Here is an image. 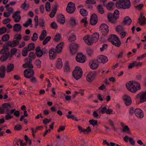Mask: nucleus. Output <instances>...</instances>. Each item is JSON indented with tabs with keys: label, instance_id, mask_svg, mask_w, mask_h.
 <instances>
[{
	"label": "nucleus",
	"instance_id": "nucleus-62",
	"mask_svg": "<svg viewBox=\"0 0 146 146\" xmlns=\"http://www.w3.org/2000/svg\"><path fill=\"white\" fill-rule=\"evenodd\" d=\"M26 2L27 1L25 0L22 5L23 8L25 10H27L29 7V5L27 4Z\"/></svg>",
	"mask_w": 146,
	"mask_h": 146
},
{
	"label": "nucleus",
	"instance_id": "nucleus-55",
	"mask_svg": "<svg viewBox=\"0 0 146 146\" xmlns=\"http://www.w3.org/2000/svg\"><path fill=\"white\" fill-rule=\"evenodd\" d=\"M85 2L86 4H89L94 5L96 3L95 0H86Z\"/></svg>",
	"mask_w": 146,
	"mask_h": 146
},
{
	"label": "nucleus",
	"instance_id": "nucleus-29",
	"mask_svg": "<svg viewBox=\"0 0 146 146\" xmlns=\"http://www.w3.org/2000/svg\"><path fill=\"white\" fill-rule=\"evenodd\" d=\"M18 40H14L12 42L9 41L5 43V46H16L18 45L19 43V42Z\"/></svg>",
	"mask_w": 146,
	"mask_h": 146
},
{
	"label": "nucleus",
	"instance_id": "nucleus-57",
	"mask_svg": "<svg viewBox=\"0 0 146 146\" xmlns=\"http://www.w3.org/2000/svg\"><path fill=\"white\" fill-rule=\"evenodd\" d=\"M66 117L68 119H72L76 121H78L77 118L73 115H66Z\"/></svg>",
	"mask_w": 146,
	"mask_h": 146
},
{
	"label": "nucleus",
	"instance_id": "nucleus-27",
	"mask_svg": "<svg viewBox=\"0 0 146 146\" xmlns=\"http://www.w3.org/2000/svg\"><path fill=\"white\" fill-rule=\"evenodd\" d=\"M6 71L5 67L3 65L1 66L0 67V77L3 78L4 77Z\"/></svg>",
	"mask_w": 146,
	"mask_h": 146
},
{
	"label": "nucleus",
	"instance_id": "nucleus-53",
	"mask_svg": "<svg viewBox=\"0 0 146 146\" xmlns=\"http://www.w3.org/2000/svg\"><path fill=\"white\" fill-rule=\"evenodd\" d=\"M61 38V35L59 34H57L55 35L54 39L55 41H58L60 40Z\"/></svg>",
	"mask_w": 146,
	"mask_h": 146
},
{
	"label": "nucleus",
	"instance_id": "nucleus-13",
	"mask_svg": "<svg viewBox=\"0 0 146 146\" xmlns=\"http://www.w3.org/2000/svg\"><path fill=\"white\" fill-rule=\"evenodd\" d=\"M136 97L137 98H140L141 103H143L146 101V91L139 93L137 95Z\"/></svg>",
	"mask_w": 146,
	"mask_h": 146
},
{
	"label": "nucleus",
	"instance_id": "nucleus-20",
	"mask_svg": "<svg viewBox=\"0 0 146 146\" xmlns=\"http://www.w3.org/2000/svg\"><path fill=\"white\" fill-rule=\"evenodd\" d=\"M56 53L54 48H51L49 52L50 59L52 60L54 59L56 57Z\"/></svg>",
	"mask_w": 146,
	"mask_h": 146
},
{
	"label": "nucleus",
	"instance_id": "nucleus-6",
	"mask_svg": "<svg viewBox=\"0 0 146 146\" xmlns=\"http://www.w3.org/2000/svg\"><path fill=\"white\" fill-rule=\"evenodd\" d=\"M12 108L11 105L9 103H4L1 107H0V113H7L9 111V109Z\"/></svg>",
	"mask_w": 146,
	"mask_h": 146
},
{
	"label": "nucleus",
	"instance_id": "nucleus-48",
	"mask_svg": "<svg viewBox=\"0 0 146 146\" xmlns=\"http://www.w3.org/2000/svg\"><path fill=\"white\" fill-rule=\"evenodd\" d=\"M10 37L9 35L8 34L4 35L2 37V40L4 42H6L8 40Z\"/></svg>",
	"mask_w": 146,
	"mask_h": 146
},
{
	"label": "nucleus",
	"instance_id": "nucleus-31",
	"mask_svg": "<svg viewBox=\"0 0 146 146\" xmlns=\"http://www.w3.org/2000/svg\"><path fill=\"white\" fill-rule=\"evenodd\" d=\"M14 65L13 64L9 63L7 64L6 70L7 72H10L12 71L14 69Z\"/></svg>",
	"mask_w": 146,
	"mask_h": 146
},
{
	"label": "nucleus",
	"instance_id": "nucleus-32",
	"mask_svg": "<svg viewBox=\"0 0 146 146\" xmlns=\"http://www.w3.org/2000/svg\"><path fill=\"white\" fill-rule=\"evenodd\" d=\"M123 6H125L126 8L125 9H128L130 8L131 6V3L129 0H123Z\"/></svg>",
	"mask_w": 146,
	"mask_h": 146
},
{
	"label": "nucleus",
	"instance_id": "nucleus-22",
	"mask_svg": "<svg viewBox=\"0 0 146 146\" xmlns=\"http://www.w3.org/2000/svg\"><path fill=\"white\" fill-rule=\"evenodd\" d=\"M98 22L97 16L95 14H93L91 17L90 23L91 25H95Z\"/></svg>",
	"mask_w": 146,
	"mask_h": 146
},
{
	"label": "nucleus",
	"instance_id": "nucleus-23",
	"mask_svg": "<svg viewBox=\"0 0 146 146\" xmlns=\"http://www.w3.org/2000/svg\"><path fill=\"white\" fill-rule=\"evenodd\" d=\"M108 19L109 21L112 23H115L118 19L117 16L115 17L112 15V14L110 13L108 15Z\"/></svg>",
	"mask_w": 146,
	"mask_h": 146
},
{
	"label": "nucleus",
	"instance_id": "nucleus-2",
	"mask_svg": "<svg viewBox=\"0 0 146 146\" xmlns=\"http://www.w3.org/2000/svg\"><path fill=\"white\" fill-rule=\"evenodd\" d=\"M99 36V33H96L93 34L92 36H90L89 35H86L84 36L83 39L85 43L88 45H91L98 41Z\"/></svg>",
	"mask_w": 146,
	"mask_h": 146
},
{
	"label": "nucleus",
	"instance_id": "nucleus-39",
	"mask_svg": "<svg viewBox=\"0 0 146 146\" xmlns=\"http://www.w3.org/2000/svg\"><path fill=\"white\" fill-rule=\"evenodd\" d=\"M47 35V32L45 30H43L39 38L40 40H42Z\"/></svg>",
	"mask_w": 146,
	"mask_h": 146
},
{
	"label": "nucleus",
	"instance_id": "nucleus-43",
	"mask_svg": "<svg viewBox=\"0 0 146 146\" xmlns=\"http://www.w3.org/2000/svg\"><path fill=\"white\" fill-rule=\"evenodd\" d=\"M80 13L82 16L84 17L88 15V13L86 10L83 9H80Z\"/></svg>",
	"mask_w": 146,
	"mask_h": 146
},
{
	"label": "nucleus",
	"instance_id": "nucleus-11",
	"mask_svg": "<svg viewBox=\"0 0 146 146\" xmlns=\"http://www.w3.org/2000/svg\"><path fill=\"white\" fill-rule=\"evenodd\" d=\"M97 75V72L95 71L90 72L88 74L86 79L88 82H91L95 79Z\"/></svg>",
	"mask_w": 146,
	"mask_h": 146
},
{
	"label": "nucleus",
	"instance_id": "nucleus-38",
	"mask_svg": "<svg viewBox=\"0 0 146 146\" xmlns=\"http://www.w3.org/2000/svg\"><path fill=\"white\" fill-rule=\"evenodd\" d=\"M8 58V56L7 55V54H2L0 58V61L1 62L5 61Z\"/></svg>",
	"mask_w": 146,
	"mask_h": 146
},
{
	"label": "nucleus",
	"instance_id": "nucleus-44",
	"mask_svg": "<svg viewBox=\"0 0 146 146\" xmlns=\"http://www.w3.org/2000/svg\"><path fill=\"white\" fill-rule=\"evenodd\" d=\"M114 5V3L112 2H111L108 4L106 7L107 9L109 10H111L112 9V7Z\"/></svg>",
	"mask_w": 146,
	"mask_h": 146
},
{
	"label": "nucleus",
	"instance_id": "nucleus-61",
	"mask_svg": "<svg viewBox=\"0 0 146 146\" xmlns=\"http://www.w3.org/2000/svg\"><path fill=\"white\" fill-rule=\"evenodd\" d=\"M7 31V29L5 27H2L0 28V35L5 33Z\"/></svg>",
	"mask_w": 146,
	"mask_h": 146
},
{
	"label": "nucleus",
	"instance_id": "nucleus-33",
	"mask_svg": "<svg viewBox=\"0 0 146 146\" xmlns=\"http://www.w3.org/2000/svg\"><path fill=\"white\" fill-rule=\"evenodd\" d=\"M70 23L71 26L75 27L78 24V22L75 19L72 17L70 19Z\"/></svg>",
	"mask_w": 146,
	"mask_h": 146
},
{
	"label": "nucleus",
	"instance_id": "nucleus-41",
	"mask_svg": "<svg viewBox=\"0 0 146 146\" xmlns=\"http://www.w3.org/2000/svg\"><path fill=\"white\" fill-rule=\"evenodd\" d=\"M23 66L24 68H33V66L32 64L29 63L28 62H25V64H23Z\"/></svg>",
	"mask_w": 146,
	"mask_h": 146
},
{
	"label": "nucleus",
	"instance_id": "nucleus-25",
	"mask_svg": "<svg viewBox=\"0 0 146 146\" xmlns=\"http://www.w3.org/2000/svg\"><path fill=\"white\" fill-rule=\"evenodd\" d=\"M124 141L127 143L128 141V140L130 144L133 145H134L135 144V141L133 140L132 137L129 138L127 135L125 136L123 138Z\"/></svg>",
	"mask_w": 146,
	"mask_h": 146
},
{
	"label": "nucleus",
	"instance_id": "nucleus-24",
	"mask_svg": "<svg viewBox=\"0 0 146 146\" xmlns=\"http://www.w3.org/2000/svg\"><path fill=\"white\" fill-rule=\"evenodd\" d=\"M123 0H119L116 3V6L118 9H125L126 8L125 6H123Z\"/></svg>",
	"mask_w": 146,
	"mask_h": 146
},
{
	"label": "nucleus",
	"instance_id": "nucleus-51",
	"mask_svg": "<svg viewBox=\"0 0 146 146\" xmlns=\"http://www.w3.org/2000/svg\"><path fill=\"white\" fill-rule=\"evenodd\" d=\"M89 122L90 124L92 125L94 127L95 125H97L98 121L92 119L89 121Z\"/></svg>",
	"mask_w": 146,
	"mask_h": 146
},
{
	"label": "nucleus",
	"instance_id": "nucleus-59",
	"mask_svg": "<svg viewBox=\"0 0 146 146\" xmlns=\"http://www.w3.org/2000/svg\"><path fill=\"white\" fill-rule=\"evenodd\" d=\"M21 125L20 124L16 125L14 127V129L17 131H20L22 129Z\"/></svg>",
	"mask_w": 146,
	"mask_h": 146
},
{
	"label": "nucleus",
	"instance_id": "nucleus-7",
	"mask_svg": "<svg viewBox=\"0 0 146 146\" xmlns=\"http://www.w3.org/2000/svg\"><path fill=\"white\" fill-rule=\"evenodd\" d=\"M34 72L33 69L31 68L26 69L24 72V75L25 77L30 78L34 76Z\"/></svg>",
	"mask_w": 146,
	"mask_h": 146
},
{
	"label": "nucleus",
	"instance_id": "nucleus-3",
	"mask_svg": "<svg viewBox=\"0 0 146 146\" xmlns=\"http://www.w3.org/2000/svg\"><path fill=\"white\" fill-rule=\"evenodd\" d=\"M126 87L131 92L134 93L141 89L140 85L135 81H130L126 84Z\"/></svg>",
	"mask_w": 146,
	"mask_h": 146
},
{
	"label": "nucleus",
	"instance_id": "nucleus-16",
	"mask_svg": "<svg viewBox=\"0 0 146 146\" xmlns=\"http://www.w3.org/2000/svg\"><path fill=\"white\" fill-rule=\"evenodd\" d=\"M97 60L99 63H103L104 64L108 60L107 56L103 55H100L98 56L97 58Z\"/></svg>",
	"mask_w": 146,
	"mask_h": 146
},
{
	"label": "nucleus",
	"instance_id": "nucleus-10",
	"mask_svg": "<svg viewBox=\"0 0 146 146\" xmlns=\"http://www.w3.org/2000/svg\"><path fill=\"white\" fill-rule=\"evenodd\" d=\"M76 59L77 61L81 63H84L86 61V57L81 52L77 54Z\"/></svg>",
	"mask_w": 146,
	"mask_h": 146
},
{
	"label": "nucleus",
	"instance_id": "nucleus-58",
	"mask_svg": "<svg viewBox=\"0 0 146 146\" xmlns=\"http://www.w3.org/2000/svg\"><path fill=\"white\" fill-rule=\"evenodd\" d=\"M38 37L37 34L36 33H35L33 34L31 39L33 41H36L37 40Z\"/></svg>",
	"mask_w": 146,
	"mask_h": 146
},
{
	"label": "nucleus",
	"instance_id": "nucleus-49",
	"mask_svg": "<svg viewBox=\"0 0 146 146\" xmlns=\"http://www.w3.org/2000/svg\"><path fill=\"white\" fill-rule=\"evenodd\" d=\"M76 38L75 35H73L70 36L68 39V40L70 42L74 41L76 40Z\"/></svg>",
	"mask_w": 146,
	"mask_h": 146
},
{
	"label": "nucleus",
	"instance_id": "nucleus-18",
	"mask_svg": "<svg viewBox=\"0 0 146 146\" xmlns=\"http://www.w3.org/2000/svg\"><path fill=\"white\" fill-rule=\"evenodd\" d=\"M20 11H18L15 12L13 16V18L14 19V20L15 22H19L21 19V17L20 15Z\"/></svg>",
	"mask_w": 146,
	"mask_h": 146
},
{
	"label": "nucleus",
	"instance_id": "nucleus-50",
	"mask_svg": "<svg viewBox=\"0 0 146 146\" xmlns=\"http://www.w3.org/2000/svg\"><path fill=\"white\" fill-rule=\"evenodd\" d=\"M62 46H56V49H55L56 51L58 53H60L62 52Z\"/></svg>",
	"mask_w": 146,
	"mask_h": 146
},
{
	"label": "nucleus",
	"instance_id": "nucleus-19",
	"mask_svg": "<svg viewBox=\"0 0 146 146\" xmlns=\"http://www.w3.org/2000/svg\"><path fill=\"white\" fill-rule=\"evenodd\" d=\"M134 113L138 118H142L144 117V114L142 110L139 108H136L134 111Z\"/></svg>",
	"mask_w": 146,
	"mask_h": 146
},
{
	"label": "nucleus",
	"instance_id": "nucleus-46",
	"mask_svg": "<svg viewBox=\"0 0 146 146\" xmlns=\"http://www.w3.org/2000/svg\"><path fill=\"white\" fill-rule=\"evenodd\" d=\"M115 29L116 31L119 33L123 31L124 29L122 26L119 25L116 27Z\"/></svg>",
	"mask_w": 146,
	"mask_h": 146
},
{
	"label": "nucleus",
	"instance_id": "nucleus-14",
	"mask_svg": "<svg viewBox=\"0 0 146 146\" xmlns=\"http://www.w3.org/2000/svg\"><path fill=\"white\" fill-rule=\"evenodd\" d=\"M35 46H27L24 48L23 49L22 54L24 56H27L28 52L31 50H33L34 49Z\"/></svg>",
	"mask_w": 146,
	"mask_h": 146
},
{
	"label": "nucleus",
	"instance_id": "nucleus-52",
	"mask_svg": "<svg viewBox=\"0 0 146 146\" xmlns=\"http://www.w3.org/2000/svg\"><path fill=\"white\" fill-rule=\"evenodd\" d=\"M81 22L82 23L84 24V25L86 27L88 23V22L87 20V18L86 17L82 19L81 20Z\"/></svg>",
	"mask_w": 146,
	"mask_h": 146
},
{
	"label": "nucleus",
	"instance_id": "nucleus-12",
	"mask_svg": "<svg viewBox=\"0 0 146 146\" xmlns=\"http://www.w3.org/2000/svg\"><path fill=\"white\" fill-rule=\"evenodd\" d=\"M138 21V23L141 26H144L146 24V18L144 16L143 13H141Z\"/></svg>",
	"mask_w": 146,
	"mask_h": 146
},
{
	"label": "nucleus",
	"instance_id": "nucleus-8",
	"mask_svg": "<svg viewBox=\"0 0 146 146\" xmlns=\"http://www.w3.org/2000/svg\"><path fill=\"white\" fill-rule=\"evenodd\" d=\"M100 29L102 35L104 36L106 35L109 32L108 27L106 24H102L100 27Z\"/></svg>",
	"mask_w": 146,
	"mask_h": 146
},
{
	"label": "nucleus",
	"instance_id": "nucleus-5",
	"mask_svg": "<svg viewBox=\"0 0 146 146\" xmlns=\"http://www.w3.org/2000/svg\"><path fill=\"white\" fill-rule=\"evenodd\" d=\"M108 40L113 45L120 46L121 44V41L118 36L115 35H110L108 38Z\"/></svg>",
	"mask_w": 146,
	"mask_h": 146
},
{
	"label": "nucleus",
	"instance_id": "nucleus-40",
	"mask_svg": "<svg viewBox=\"0 0 146 146\" xmlns=\"http://www.w3.org/2000/svg\"><path fill=\"white\" fill-rule=\"evenodd\" d=\"M97 8L98 11L100 13L102 14L104 13V11L102 5H98Z\"/></svg>",
	"mask_w": 146,
	"mask_h": 146
},
{
	"label": "nucleus",
	"instance_id": "nucleus-9",
	"mask_svg": "<svg viewBox=\"0 0 146 146\" xmlns=\"http://www.w3.org/2000/svg\"><path fill=\"white\" fill-rule=\"evenodd\" d=\"M76 8L74 3L70 2L68 3L66 8V10L69 13H73L75 10Z\"/></svg>",
	"mask_w": 146,
	"mask_h": 146
},
{
	"label": "nucleus",
	"instance_id": "nucleus-60",
	"mask_svg": "<svg viewBox=\"0 0 146 146\" xmlns=\"http://www.w3.org/2000/svg\"><path fill=\"white\" fill-rule=\"evenodd\" d=\"M144 4H140L135 6V8L138 10H141L143 7Z\"/></svg>",
	"mask_w": 146,
	"mask_h": 146
},
{
	"label": "nucleus",
	"instance_id": "nucleus-35",
	"mask_svg": "<svg viewBox=\"0 0 146 146\" xmlns=\"http://www.w3.org/2000/svg\"><path fill=\"white\" fill-rule=\"evenodd\" d=\"M56 66V68L58 69H60L62 68V63L61 59L58 58L57 60Z\"/></svg>",
	"mask_w": 146,
	"mask_h": 146
},
{
	"label": "nucleus",
	"instance_id": "nucleus-63",
	"mask_svg": "<svg viewBox=\"0 0 146 146\" xmlns=\"http://www.w3.org/2000/svg\"><path fill=\"white\" fill-rule=\"evenodd\" d=\"M14 38L17 40H20L21 38V34H16L14 36Z\"/></svg>",
	"mask_w": 146,
	"mask_h": 146
},
{
	"label": "nucleus",
	"instance_id": "nucleus-1",
	"mask_svg": "<svg viewBox=\"0 0 146 146\" xmlns=\"http://www.w3.org/2000/svg\"><path fill=\"white\" fill-rule=\"evenodd\" d=\"M99 36V33H96L93 34L92 36H90L89 35H86L84 36L83 39L85 43L88 45H91L98 41Z\"/></svg>",
	"mask_w": 146,
	"mask_h": 146
},
{
	"label": "nucleus",
	"instance_id": "nucleus-42",
	"mask_svg": "<svg viewBox=\"0 0 146 146\" xmlns=\"http://www.w3.org/2000/svg\"><path fill=\"white\" fill-rule=\"evenodd\" d=\"M58 21L61 23L64 24L65 22L64 17L63 15H61L58 17Z\"/></svg>",
	"mask_w": 146,
	"mask_h": 146
},
{
	"label": "nucleus",
	"instance_id": "nucleus-64",
	"mask_svg": "<svg viewBox=\"0 0 146 146\" xmlns=\"http://www.w3.org/2000/svg\"><path fill=\"white\" fill-rule=\"evenodd\" d=\"M51 119L50 118L49 119H48L47 118H45L43 120V122L45 125H46L48 123L51 122Z\"/></svg>",
	"mask_w": 146,
	"mask_h": 146
},
{
	"label": "nucleus",
	"instance_id": "nucleus-56",
	"mask_svg": "<svg viewBox=\"0 0 146 146\" xmlns=\"http://www.w3.org/2000/svg\"><path fill=\"white\" fill-rule=\"evenodd\" d=\"M35 62L37 68H40L41 67V61L40 60L38 59L36 60Z\"/></svg>",
	"mask_w": 146,
	"mask_h": 146
},
{
	"label": "nucleus",
	"instance_id": "nucleus-30",
	"mask_svg": "<svg viewBox=\"0 0 146 146\" xmlns=\"http://www.w3.org/2000/svg\"><path fill=\"white\" fill-rule=\"evenodd\" d=\"M36 53L37 56L39 57L42 56L43 54V53L42 52L41 48L40 46H38L36 48Z\"/></svg>",
	"mask_w": 146,
	"mask_h": 146
},
{
	"label": "nucleus",
	"instance_id": "nucleus-21",
	"mask_svg": "<svg viewBox=\"0 0 146 146\" xmlns=\"http://www.w3.org/2000/svg\"><path fill=\"white\" fill-rule=\"evenodd\" d=\"M79 48V46H70L69 49L70 54L73 55L76 54Z\"/></svg>",
	"mask_w": 146,
	"mask_h": 146
},
{
	"label": "nucleus",
	"instance_id": "nucleus-45",
	"mask_svg": "<svg viewBox=\"0 0 146 146\" xmlns=\"http://www.w3.org/2000/svg\"><path fill=\"white\" fill-rule=\"evenodd\" d=\"M70 71V68L68 62H66L64 67V71L65 72H68Z\"/></svg>",
	"mask_w": 146,
	"mask_h": 146
},
{
	"label": "nucleus",
	"instance_id": "nucleus-37",
	"mask_svg": "<svg viewBox=\"0 0 146 146\" xmlns=\"http://www.w3.org/2000/svg\"><path fill=\"white\" fill-rule=\"evenodd\" d=\"M32 21L31 19H28L26 22L23 24V25L25 27H27L29 25H32L31 26V27H32L33 25H32Z\"/></svg>",
	"mask_w": 146,
	"mask_h": 146
},
{
	"label": "nucleus",
	"instance_id": "nucleus-47",
	"mask_svg": "<svg viewBox=\"0 0 146 146\" xmlns=\"http://www.w3.org/2000/svg\"><path fill=\"white\" fill-rule=\"evenodd\" d=\"M122 131L128 133L129 134L131 135V133L130 131V129L126 125L123 128L122 130Z\"/></svg>",
	"mask_w": 146,
	"mask_h": 146
},
{
	"label": "nucleus",
	"instance_id": "nucleus-26",
	"mask_svg": "<svg viewBox=\"0 0 146 146\" xmlns=\"http://www.w3.org/2000/svg\"><path fill=\"white\" fill-rule=\"evenodd\" d=\"M131 22L132 20L129 17L127 16L124 18L122 24L124 25H129Z\"/></svg>",
	"mask_w": 146,
	"mask_h": 146
},
{
	"label": "nucleus",
	"instance_id": "nucleus-36",
	"mask_svg": "<svg viewBox=\"0 0 146 146\" xmlns=\"http://www.w3.org/2000/svg\"><path fill=\"white\" fill-rule=\"evenodd\" d=\"M8 46H5L3 49H2L0 51V54H7L8 52H9L8 51L9 48L8 47Z\"/></svg>",
	"mask_w": 146,
	"mask_h": 146
},
{
	"label": "nucleus",
	"instance_id": "nucleus-28",
	"mask_svg": "<svg viewBox=\"0 0 146 146\" xmlns=\"http://www.w3.org/2000/svg\"><path fill=\"white\" fill-rule=\"evenodd\" d=\"M86 49L87 55L89 57L92 56L94 52V49L90 47H88L86 48Z\"/></svg>",
	"mask_w": 146,
	"mask_h": 146
},
{
	"label": "nucleus",
	"instance_id": "nucleus-4",
	"mask_svg": "<svg viewBox=\"0 0 146 146\" xmlns=\"http://www.w3.org/2000/svg\"><path fill=\"white\" fill-rule=\"evenodd\" d=\"M83 74L82 69L79 67L76 66L73 71L72 75L74 78L78 80L80 78Z\"/></svg>",
	"mask_w": 146,
	"mask_h": 146
},
{
	"label": "nucleus",
	"instance_id": "nucleus-17",
	"mask_svg": "<svg viewBox=\"0 0 146 146\" xmlns=\"http://www.w3.org/2000/svg\"><path fill=\"white\" fill-rule=\"evenodd\" d=\"M123 100L124 101L126 106H129L131 104L132 100L130 97L128 95H125L123 97Z\"/></svg>",
	"mask_w": 146,
	"mask_h": 146
},
{
	"label": "nucleus",
	"instance_id": "nucleus-54",
	"mask_svg": "<svg viewBox=\"0 0 146 146\" xmlns=\"http://www.w3.org/2000/svg\"><path fill=\"white\" fill-rule=\"evenodd\" d=\"M51 5L50 3L49 2H47L45 5V8L46 10L48 12L50 11Z\"/></svg>",
	"mask_w": 146,
	"mask_h": 146
},
{
	"label": "nucleus",
	"instance_id": "nucleus-34",
	"mask_svg": "<svg viewBox=\"0 0 146 146\" xmlns=\"http://www.w3.org/2000/svg\"><path fill=\"white\" fill-rule=\"evenodd\" d=\"M22 27L21 25L19 24H15L13 26V30L14 31H20L21 30Z\"/></svg>",
	"mask_w": 146,
	"mask_h": 146
},
{
	"label": "nucleus",
	"instance_id": "nucleus-15",
	"mask_svg": "<svg viewBox=\"0 0 146 146\" xmlns=\"http://www.w3.org/2000/svg\"><path fill=\"white\" fill-rule=\"evenodd\" d=\"M99 63L97 60H92L89 62V65L91 69L95 70L98 67Z\"/></svg>",
	"mask_w": 146,
	"mask_h": 146
}]
</instances>
